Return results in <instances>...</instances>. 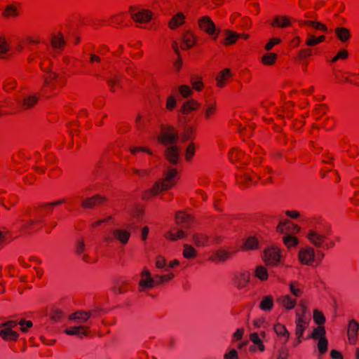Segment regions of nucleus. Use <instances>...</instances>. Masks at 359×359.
<instances>
[{
    "mask_svg": "<svg viewBox=\"0 0 359 359\" xmlns=\"http://www.w3.org/2000/svg\"><path fill=\"white\" fill-rule=\"evenodd\" d=\"M304 221L309 225L306 238L309 243L320 249L328 250L334 248L341 239L334 236L332 225L320 216H311Z\"/></svg>",
    "mask_w": 359,
    "mask_h": 359,
    "instance_id": "obj_1",
    "label": "nucleus"
},
{
    "mask_svg": "<svg viewBox=\"0 0 359 359\" xmlns=\"http://www.w3.org/2000/svg\"><path fill=\"white\" fill-rule=\"evenodd\" d=\"M270 172L271 170L266 168L264 174L258 175L257 174H255L254 171L251 169L247 168L236 174V182L239 184L247 187L256 184L259 180H261L264 184H269L272 182V177L270 175Z\"/></svg>",
    "mask_w": 359,
    "mask_h": 359,
    "instance_id": "obj_2",
    "label": "nucleus"
},
{
    "mask_svg": "<svg viewBox=\"0 0 359 359\" xmlns=\"http://www.w3.org/2000/svg\"><path fill=\"white\" fill-rule=\"evenodd\" d=\"M174 278V273L170 272L163 276L151 277L149 271L144 268L140 273V279L138 283L139 291L149 290L155 286L168 282Z\"/></svg>",
    "mask_w": 359,
    "mask_h": 359,
    "instance_id": "obj_3",
    "label": "nucleus"
},
{
    "mask_svg": "<svg viewBox=\"0 0 359 359\" xmlns=\"http://www.w3.org/2000/svg\"><path fill=\"white\" fill-rule=\"evenodd\" d=\"M262 259L269 266H277L285 262V257L282 250L276 245H270L263 251Z\"/></svg>",
    "mask_w": 359,
    "mask_h": 359,
    "instance_id": "obj_4",
    "label": "nucleus"
},
{
    "mask_svg": "<svg viewBox=\"0 0 359 359\" xmlns=\"http://www.w3.org/2000/svg\"><path fill=\"white\" fill-rule=\"evenodd\" d=\"M318 255L319 254L317 255L313 247L307 245L299 250L297 258L299 262L302 265L313 266L318 264L321 261Z\"/></svg>",
    "mask_w": 359,
    "mask_h": 359,
    "instance_id": "obj_5",
    "label": "nucleus"
},
{
    "mask_svg": "<svg viewBox=\"0 0 359 359\" xmlns=\"http://www.w3.org/2000/svg\"><path fill=\"white\" fill-rule=\"evenodd\" d=\"M179 138L177 130L171 126H162L157 137L158 142L163 145L176 144Z\"/></svg>",
    "mask_w": 359,
    "mask_h": 359,
    "instance_id": "obj_6",
    "label": "nucleus"
},
{
    "mask_svg": "<svg viewBox=\"0 0 359 359\" xmlns=\"http://www.w3.org/2000/svg\"><path fill=\"white\" fill-rule=\"evenodd\" d=\"M178 170L175 168H168L163 172V178L156 182L163 191H167L172 188L177 183Z\"/></svg>",
    "mask_w": 359,
    "mask_h": 359,
    "instance_id": "obj_7",
    "label": "nucleus"
},
{
    "mask_svg": "<svg viewBox=\"0 0 359 359\" xmlns=\"http://www.w3.org/2000/svg\"><path fill=\"white\" fill-rule=\"evenodd\" d=\"M310 321V315H304L299 311H296L295 318V334L298 338L297 344L302 341L301 338L303 337L304 332L309 326Z\"/></svg>",
    "mask_w": 359,
    "mask_h": 359,
    "instance_id": "obj_8",
    "label": "nucleus"
},
{
    "mask_svg": "<svg viewBox=\"0 0 359 359\" xmlns=\"http://www.w3.org/2000/svg\"><path fill=\"white\" fill-rule=\"evenodd\" d=\"M131 233L129 230L125 229H114L111 231V236H106L104 240L106 242L117 241L122 245L128 243Z\"/></svg>",
    "mask_w": 359,
    "mask_h": 359,
    "instance_id": "obj_9",
    "label": "nucleus"
},
{
    "mask_svg": "<svg viewBox=\"0 0 359 359\" xmlns=\"http://www.w3.org/2000/svg\"><path fill=\"white\" fill-rule=\"evenodd\" d=\"M277 231L286 235H295L302 231V227L289 219H284L279 222L276 227Z\"/></svg>",
    "mask_w": 359,
    "mask_h": 359,
    "instance_id": "obj_10",
    "label": "nucleus"
},
{
    "mask_svg": "<svg viewBox=\"0 0 359 359\" xmlns=\"http://www.w3.org/2000/svg\"><path fill=\"white\" fill-rule=\"evenodd\" d=\"M229 158L233 163H239L237 168H239L238 173L241 170H245L247 168L243 167L248 161V156L245 153L238 148H233L229 152Z\"/></svg>",
    "mask_w": 359,
    "mask_h": 359,
    "instance_id": "obj_11",
    "label": "nucleus"
},
{
    "mask_svg": "<svg viewBox=\"0 0 359 359\" xmlns=\"http://www.w3.org/2000/svg\"><path fill=\"white\" fill-rule=\"evenodd\" d=\"M198 24L201 30L210 36H213L214 40L217 39L219 33L216 32L215 25L209 16L205 15L200 18L198 20Z\"/></svg>",
    "mask_w": 359,
    "mask_h": 359,
    "instance_id": "obj_12",
    "label": "nucleus"
},
{
    "mask_svg": "<svg viewBox=\"0 0 359 359\" xmlns=\"http://www.w3.org/2000/svg\"><path fill=\"white\" fill-rule=\"evenodd\" d=\"M218 112L217 102L216 100H205L203 105V113L205 121H210L212 120Z\"/></svg>",
    "mask_w": 359,
    "mask_h": 359,
    "instance_id": "obj_13",
    "label": "nucleus"
},
{
    "mask_svg": "<svg viewBox=\"0 0 359 359\" xmlns=\"http://www.w3.org/2000/svg\"><path fill=\"white\" fill-rule=\"evenodd\" d=\"M18 225L22 231L32 233L43 227V221L42 219L20 220Z\"/></svg>",
    "mask_w": 359,
    "mask_h": 359,
    "instance_id": "obj_14",
    "label": "nucleus"
},
{
    "mask_svg": "<svg viewBox=\"0 0 359 359\" xmlns=\"http://www.w3.org/2000/svg\"><path fill=\"white\" fill-rule=\"evenodd\" d=\"M48 52L49 48L48 47L46 50H43L41 49L36 50L32 52L27 57V62L29 63H32L34 62H36L37 60H39L40 67L43 69V65L46 64V62L49 61Z\"/></svg>",
    "mask_w": 359,
    "mask_h": 359,
    "instance_id": "obj_15",
    "label": "nucleus"
},
{
    "mask_svg": "<svg viewBox=\"0 0 359 359\" xmlns=\"http://www.w3.org/2000/svg\"><path fill=\"white\" fill-rule=\"evenodd\" d=\"M180 147L177 144L167 146L165 150V159L171 164H177L180 159Z\"/></svg>",
    "mask_w": 359,
    "mask_h": 359,
    "instance_id": "obj_16",
    "label": "nucleus"
},
{
    "mask_svg": "<svg viewBox=\"0 0 359 359\" xmlns=\"http://www.w3.org/2000/svg\"><path fill=\"white\" fill-rule=\"evenodd\" d=\"M175 222L181 228L189 229L194 223V219L191 215L180 211L175 215Z\"/></svg>",
    "mask_w": 359,
    "mask_h": 359,
    "instance_id": "obj_17",
    "label": "nucleus"
},
{
    "mask_svg": "<svg viewBox=\"0 0 359 359\" xmlns=\"http://www.w3.org/2000/svg\"><path fill=\"white\" fill-rule=\"evenodd\" d=\"M50 43L53 48L51 54L53 57H56L61 53L62 50L65 47V42L63 36L58 33L53 36Z\"/></svg>",
    "mask_w": 359,
    "mask_h": 359,
    "instance_id": "obj_18",
    "label": "nucleus"
},
{
    "mask_svg": "<svg viewBox=\"0 0 359 359\" xmlns=\"http://www.w3.org/2000/svg\"><path fill=\"white\" fill-rule=\"evenodd\" d=\"M151 11L146 9H139L137 11H133L131 13L132 18L137 22L147 23L152 18Z\"/></svg>",
    "mask_w": 359,
    "mask_h": 359,
    "instance_id": "obj_19",
    "label": "nucleus"
},
{
    "mask_svg": "<svg viewBox=\"0 0 359 359\" xmlns=\"http://www.w3.org/2000/svg\"><path fill=\"white\" fill-rule=\"evenodd\" d=\"M276 301L279 306L287 310L294 309L297 304V299L290 294L281 295Z\"/></svg>",
    "mask_w": 359,
    "mask_h": 359,
    "instance_id": "obj_20",
    "label": "nucleus"
},
{
    "mask_svg": "<svg viewBox=\"0 0 359 359\" xmlns=\"http://www.w3.org/2000/svg\"><path fill=\"white\" fill-rule=\"evenodd\" d=\"M107 201L105 196L102 195H95L92 197L85 198L82 201V206L85 208H93L97 205L104 203Z\"/></svg>",
    "mask_w": 359,
    "mask_h": 359,
    "instance_id": "obj_21",
    "label": "nucleus"
},
{
    "mask_svg": "<svg viewBox=\"0 0 359 359\" xmlns=\"http://www.w3.org/2000/svg\"><path fill=\"white\" fill-rule=\"evenodd\" d=\"M232 76L231 70L225 68L220 71L216 76V86L219 88H224L230 81Z\"/></svg>",
    "mask_w": 359,
    "mask_h": 359,
    "instance_id": "obj_22",
    "label": "nucleus"
},
{
    "mask_svg": "<svg viewBox=\"0 0 359 359\" xmlns=\"http://www.w3.org/2000/svg\"><path fill=\"white\" fill-rule=\"evenodd\" d=\"M57 74L54 72H49L44 76V81L41 90L46 93L48 91L52 92L55 89L54 81L57 79Z\"/></svg>",
    "mask_w": 359,
    "mask_h": 359,
    "instance_id": "obj_23",
    "label": "nucleus"
},
{
    "mask_svg": "<svg viewBox=\"0 0 359 359\" xmlns=\"http://www.w3.org/2000/svg\"><path fill=\"white\" fill-rule=\"evenodd\" d=\"M358 330L359 323L355 320H351L348 323L347 331L348 339L350 344H355L356 343Z\"/></svg>",
    "mask_w": 359,
    "mask_h": 359,
    "instance_id": "obj_24",
    "label": "nucleus"
},
{
    "mask_svg": "<svg viewBox=\"0 0 359 359\" xmlns=\"http://www.w3.org/2000/svg\"><path fill=\"white\" fill-rule=\"evenodd\" d=\"M197 36L191 32L187 31L182 36V48L188 50L194 47L196 44Z\"/></svg>",
    "mask_w": 359,
    "mask_h": 359,
    "instance_id": "obj_25",
    "label": "nucleus"
},
{
    "mask_svg": "<svg viewBox=\"0 0 359 359\" xmlns=\"http://www.w3.org/2000/svg\"><path fill=\"white\" fill-rule=\"evenodd\" d=\"M250 280V273L249 271H243L237 273L234 278V284L239 288L242 289L245 287Z\"/></svg>",
    "mask_w": 359,
    "mask_h": 359,
    "instance_id": "obj_26",
    "label": "nucleus"
},
{
    "mask_svg": "<svg viewBox=\"0 0 359 359\" xmlns=\"http://www.w3.org/2000/svg\"><path fill=\"white\" fill-rule=\"evenodd\" d=\"M20 15V6L17 4H8L1 13V15L4 18H16Z\"/></svg>",
    "mask_w": 359,
    "mask_h": 359,
    "instance_id": "obj_27",
    "label": "nucleus"
},
{
    "mask_svg": "<svg viewBox=\"0 0 359 359\" xmlns=\"http://www.w3.org/2000/svg\"><path fill=\"white\" fill-rule=\"evenodd\" d=\"M74 251L75 253L78 255H81L83 253L82 256V259L83 262L86 263H93L95 262V259L93 257H91L86 253H84L86 252V248L83 240H79L76 242Z\"/></svg>",
    "mask_w": 359,
    "mask_h": 359,
    "instance_id": "obj_28",
    "label": "nucleus"
},
{
    "mask_svg": "<svg viewBox=\"0 0 359 359\" xmlns=\"http://www.w3.org/2000/svg\"><path fill=\"white\" fill-rule=\"evenodd\" d=\"M90 333L89 327L83 325H72L69 323V335H76L78 337L83 338L88 336Z\"/></svg>",
    "mask_w": 359,
    "mask_h": 359,
    "instance_id": "obj_29",
    "label": "nucleus"
},
{
    "mask_svg": "<svg viewBox=\"0 0 359 359\" xmlns=\"http://www.w3.org/2000/svg\"><path fill=\"white\" fill-rule=\"evenodd\" d=\"M273 330L278 337L279 339L283 341V344L287 342L290 337V332L287 331L286 327L280 323H277L273 326Z\"/></svg>",
    "mask_w": 359,
    "mask_h": 359,
    "instance_id": "obj_30",
    "label": "nucleus"
},
{
    "mask_svg": "<svg viewBox=\"0 0 359 359\" xmlns=\"http://www.w3.org/2000/svg\"><path fill=\"white\" fill-rule=\"evenodd\" d=\"M185 19L184 14L182 12H178L169 20L168 27L170 29H175L184 24Z\"/></svg>",
    "mask_w": 359,
    "mask_h": 359,
    "instance_id": "obj_31",
    "label": "nucleus"
},
{
    "mask_svg": "<svg viewBox=\"0 0 359 359\" xmlns=\"http://www.w3.org/2000/svg\"><path fill=\"white\" fill-rule=\"evenodd\" d=\"M107 84L111 92H118L122 88L121 77L116 74H111L107 79Z\"/></svg>",
    "mask_w": 359,
    "mask_h": 359,
    "instance_id": "obj_32",
    "label": "nucleus"
},
{
    "mask_svg": "<svg viewBox=\"0 0 359 359\" xmlns=\"http://www.w3.org/2000/svg\"><path fill=\"white\" fill-rule=\"evenodd\" d=\"M250 339L254 344V346L250 347V352H256L257 350L263 352L265 350V346L257 332L250 334Z\"/></svg>",
    "mask_w": 359,
    "mask_h": 359,
    "instance_id": "obj_33",
    "label": "nucleus"
},
{
    "mask_svg": "<svg viewBox=\"0 0 359 359\" xmlns=\"http://www.w3.org/2000/svg\"><path fill=\"white\" fill-rule=\"evenodd\" d=\"M201 104L197 100L191 99L183 103L181 107V112L183 114H189L193 111L198 110Z\"/></svg>",
    "mask_w": 359,
    "mask_h": 359,
    "instance_id": "obj_34",
    "label": "nucleus"
},
{
    "mask_svg": "<svg viewBox=\"0 0 359 359\" xmlns=\"http://www.w3.org/2000/svg\"><path fill=\"white\" fill-rule=\"evenodd\" d=\"M163 191L156 182L149 189L142 193L141 198L143 200H150L156 196L159 193Z\"/></svg>",
    "mask_w": 359,
    "mask_h": 359,
    "instance_id": "obj_35",
    "label": "nucleus"
},
{
    "mask_svg": "<svg viewBox=\"0 0 359 359\" xmlns=\"http://www.w3.org/2000/svg\"><path fill=\"white\" fill-rule=\"evenodd\" d=\"M39 101V97L36 95H30L25 97L20 104V107L23 110L31 109L36 106Z\"/></svg>",
    "mask_w": 359,
    "mask_h": 359,
    "instance_id": "obj_36",
    "label": "nucleus"
},
{
    "mask_svg": "<svg viewBox=\"0 0 359 359\" xmlns=\"http://www.w3.org/2000/svg\"><path fill=\"white\" fill-rule=\"evenodd\" d=\"M93 312H85L82 311H78L69 316V320L71 322L75 321L77 323H84L90 316H92Z\"/></svg>",
    "mask_w": 359,
    "mask_h": 359,
    "instance_id": "obj_37",
    "label": "nucleus"
},
{
    "mask_svg": "<svg viewBox=\"0 0 359 359\" xmlns=\"http://www.w3.org/2000/svg\"><path fill=\"white\" fill-rule=\"evenodd\" d=\"M65 203V199L57 200L54 202L43 203L37 208V210L41 213L48 215L51 212L52 210L62 203Z\"/></svg>",
    "mask_w": 359,
    "mask_h": 359,
    "instance_id": "obj_38",
    "label": "nucleus"
},
{
    "mask_svg": "<svg viewBox=\"0 0 359 359\" xmlns=\"http://www.w3.org/2000/svg\"><path fill=\"white\" fill-rule=\"evenodd\" d=\"M233 255V253L232 252L226 251L225 250H219L211 255L210 259L213 262H224L230 259Z\"/></svg>",
    "mask_w": 359,
    "mask_h": 359,
    "instance_id": "obj_39",
    "label": "nucleus"
},
{
    "mask_svg": "<svg viewBox=\"0 0 359 359\" xmlns=\"http://www.w3.org/2000/svg\"><path fill=\"white\" fill-rule=\"evenodd\" d=\"M259 247V240L257 237L255 236H250L248 237L243 244L241 246L243 250H254L257 249Z\"/></svg>",
    "mask_w": 359,
    "mask_h": 359,
    "instance_id": "obj_40",
    "label": "nucleus"
},
{
    "mask_svg": "<svg viewBox=\"0 0 359 359\" xmlns=\"http://www.w3.org/2000/svg\"><path fill=\"white\" fill-rule=\"evenodd\" d=\"M274 306V299L272 295L264 296L260 302L259 307L262 311H270Z\"/></svg>",
    "mask_w": 359,
    "mask_h": 359,
    "instance_id": "obj_41",
    "label": "nucleus"
},
{
    "mask_svg": "<svg viewBox=\"0 0 359 359\" xmlns=\"http://www.w3.org/2000/svg\"><path fill=\"white\" fill-rule=\"evenodd\" d=\"M224 38L222 41V43L225 46H231L238 41L237 32H233L229 29H226L224 32Z\"/></svg>",
    "mask_w": 359,
    "mask_h": 359,
    "instance_id": "obj_42",
    "label": "nucleus"
},
{
    "mask_svg": "<svg viewBox=\"0 0 359 359\" xmlns=\"http://www.w3.org/2000/svg\"><path fill=\"white\" fill-rule=\"evenodd\" d=\"M165 237L168 240L174 241L184 238L187 237V233L182 229H173L168 231L165 233Z\"/></svg>",
    "mask_w": 359,
    "mask_h": 359,
    "instance_id": "obj_43",
    "label": "nucleus"
},
{
    "mask_svg": "<svg viewBox=\"0 0 359 359\" xmlns=\"http://www.w3.org/2000/svg\"><path fill=\"white\" fill-rule=\"evenodd\" d=\"M288 285L290 292L293 297L299 298L302 296L304 292L303 287L298 281H291Z\"/></svg>",
    "mask_w": 359,
    "mask_h": 359,
    "instance_id": "obj_44",
    "label": "nucleus"
},
{
    "mask_svg": "<svg viewBox=\"0 0 359 359\" xmlns=\"http://www.w3.org/2000/svg\"><path fill=\"white\" fill-rule=\"evenodd\" d=\"M116 224V222L114 219V217L112 215L107 216L103 219H100L94 222H92L90 224V227L93 229H95L99 226H101L102 224L107 225H114Z\"/></svg>",
    "mask_w": 359,
    "mask_h": 359,
    "instance_id": "obj_45",
    "label": "nucleus"
},
{
    "mask_svg": "<svg viewBox=\"0 0 359 359\" xmlns=\"http://www.w3.org/2000/svg\"><path fill=\"white\" fill-rule=\"evenodd\" d=\"M0 336L5 341H16L19 334L10 327H4L0 331Z\"/></svg>",
    "mask_w": 359,
    "mask_h": 359,
    "instance_id": "obj_46",
    "label": "nucleus"
},
{
    "mask_svg": "<svg viewBox=\"0 0 359 359\" xmlns=\"http://www.w3.org/2000/svg\"><path fill=\"white\" fill-rule=\"evenodd\" d=\"M273 27H287L291 25L290 18L285 15L278 16L271 22Z\"/></svg>",
    "mask_w": 359,
    "mask_h": 359,
    "instance_id": "obj_47",
    "label": "nucleus"
},
{
    "mask_svg": "<svg viewBox=\"0 0 359 359\" xmlns=\"http://www.w3.org/2000/svg\"><path fill=\"white\" fill-rule=\"evenodd\" d=\"M326 37L325 35L316 36L313 34H309L306 36L305 44L307 46H315L323 43Z\"/></svg>",
    "mask_w": 359,
    "mask_h": 359,
    "instance_id": "obj_48",
    "label": "nucleus"
},
{
    "mask_svg": "<svg viewBox=\"0 0 359 359\" xmlns=\"http://www.w3.org/2000/svg\"><path fill=\"white\" fill-rule=\"evenodd\" d=\"M49 316L51 320L59 322L65 317V311L57 305H54L50 309Z\"/></svg>",
    "mask_w": 359,
    "mask_h": 359,
    "instance_id": "obj_49",
    "label": "nucleus"
},
{
    "mask_svg": "<svg viewBox=\"0 0 359 359\" xmlns=\"http://www.w3.org/2000/svg\"><path fill=\"white\" fill-rule=\"evenodd\" d=\"M208 237L203 233H195L192 236V242L197 247H203L208 243Z\"/></svg>",
    "mask_w": 359,
    "mask_h": 359,
    "instance_id": "obj_50",
    "label": "nucleus"
},
{
    "mask_svg": "<svg viewBox=\"0 0 359 359\" xmlns=\"http://www.w3.org/2000/svg\"><path fill=\"white\" fill-rule=\"evenodd\" d=\"M255 276L261 281H266L269 278V272L266 266L259 265L255 270Z\"/></svg>",
    "mask_w": 359,
    "mask_h": 359,
    "instance_id": "obj_51",
    "label": "nucleus"
},
{
    "mask_svg": "<svg viewBox=\"0 0 359 359\" xmlns=\"http://www.w3.org/2000/svg\"><path fill=\"white\" fill-rule=\"evenodd\" d=\"M299 242V238L294 235H285L283 238V243L287 249L297 247Z\"/></svg>",
    "mask_w": 359,
    "mask_h": 359,
    "instance_id": "obj_52",
    "label": "nucleus"
},
{
    "mask_svg": "<svg viewBox=\"0 0 359 359\" xmlns=\"http://www.w3.org/2000/svg\"><path fill=\"white\" fill-rule=\"evenodd\" d=\"M335 34L341 42H346L351 36L349 30L345 27L337 28L335 29Z\"/></svg>",
    "mask_w": 359,
    "mask_h": 359,
    "instance_id": "obj_53",
    "label": "nucleus"
},
{
    "mask_svg": "<svg viewBox=\"0 0 359 359\" xmlns=\"http://www.w3.org/2000/svg\"><path fill=\"white\" fill-rule=\"evenodd\" d=\"M17 87V81L12 77H8L4 81L2 88L6 93H11Z\"/></svg>",
    "mask_w": 359,
    "mask_h": 359,
    "instance_id": "obj_54",
    "label": "nucleus"
},
{
    "mask_svg": "<svg viewBox=\"0 0 359 359\" xmlns=\"http://www.w3.org/2000/svg\"><path fill=\"white\" fill-rule=\"evenodd\" d=\"M182 255L186 259H194L197 256V252L195 248L189 244H184Z\"/></svg>",
    "mask_w": 359,
    "mask_h": 359,
    "instance_id": "obj_55",
    "label": "nucleus"
},
{
    "mask_svg": "<svg viewBox=\"0 0 359 359\" xmlns=\"http://www.w3.org/2000/svg\"><path fill=\"white\" fill-rule=\"evenodd\" d=\"M197 148L198 147L194 142H191L189 144L184 154V158L187 162H191L193 160Z\"/></svg>",
    "mask_w": 359,
    "mask_h": 359,
    "instance_id": "obj_56",
    "label": "nucleus"
},
{
    "mask_svg": "<svg viewBox=\"0 0 359 359\" xmlns=\"http://www.w3.org/2000/svg\"><path fill=\"white\" fill-rule=\"evenodd\" d=\"M190 82L193 90L201 92L203 90L204 85L202 78L198 76H193L191 77Z\"/></svg>",
    "mask_w": 359,
    "mask_h": 359,
    "instance_id": "obj_57",
    "label": "nucleus"
},
{
    "mask_svg": "<svg viewBox=\"0 0 359 359\" xmlns=\"http://www.w3.org/2000/svg\"><path fill=\"white\" fill-rule=\"evenodd\" d=\"M277 56V54L274 53H266L262 56V62L264 65L271 66L276 63Z\"/></svg>",
    "mask_w": 359,
    "mask_h": 359,
    "instance_id": "obj_58",
    "label": "nucleus"
},
{
    "mask_svg": "<svg viewBox=\"0 0 359 359\" xmlns=\"http://www.w3.org/2000/svg\"><path fill=\"white\" fill-rule=\"evenodd\" d=\"M9 44L6 39L3 36L0 37V59H5L7 57L9 51Z\"/></svg>",
    "mask_w": 359,
    "mask_h": 359,
    "instance_id": "obj_59",
    "label": "nucleus"
},
{
    "mask_svg": "<svg viewBox=\"0 0 359 359\" xmlns=\"http://www.w3.org/2000/svg\"><path fill=\"white\" fill-rule=\"evenodd\" d=\"M313 320L314 322L319 325H322L325 322V318L323 315V313L318 311V309H315L313 311Z\"/></svg>",
    "mask_w": 359,
    "mask_h": 359,
    "instance_id": "obj_60",
    "label": "nucleus"
},
{
    "mask_svg": "<svg viewBox=\"0 0 359 359\" xmlns=\"http://www.w3.org/2000/svg\"><path fill=\"white\" fill-rule=\"evenodd\" d=\"M131 172L133 175H136L139 177H144L148 176L151 172V169L142 168L138 169L136 168H131Z\"/></svg>",
    "mask_w": 359,
    "mask_h": 359,
    "instance_id": "obj_61",
    "label": "nucleus"
},
{
    "mask_svg": "<svg viewBox=\"0 0 359 359\" xmlns=\"http://www.w3.org/2000/svg\"><path fill=\"white\" fill-rule=\"evenodd\" d=\"M178 91L180 95L187 98L193 94L192 89L187 85H181L178 87Z\"/></svg>",
    "mask_w": 359,
    "mask_h": 359,
    "instance_id": "obj_62",
    "label": "nucleus"
},
{
    "mask_svg": "<svg viewBox=\"0 0 359 359\" xmlns=\"http://www.w3.org/2000/svg\"><path fill=\"white\" fill-rule=\"evenodd\" d=\"M177 106V99L175 96L171 95L167 97L165 108L168 111H172Z\"/></svg>",
    "mask_w": 359,
    "mask_h": 359,
    "instance_id": "obj_63",
    "label": "nucleus"
},
{
    "mask_svg": "<svg viewBox=\"0 0 359 359\" xmlns=\"http://www.w3.org/2000/svg\"><path fill=\"white\" fill-rule=\"evenodd\" d=\"M311 337L313 339H322L323 337H325V330L323 326H318L314 329Z\"/></svg>",
    "mask_w": 359,
    "mask_h": 359,
    "instance_id": "obj_64",
    "label": "nucleus"
}]
</instances>
